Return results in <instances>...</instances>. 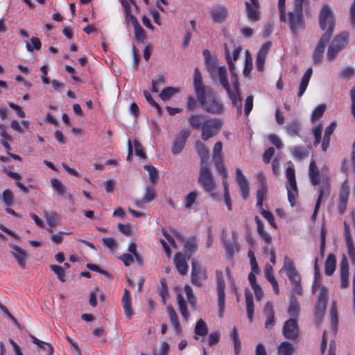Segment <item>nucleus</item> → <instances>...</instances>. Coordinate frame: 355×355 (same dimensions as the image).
<instances>
[{"instance_id":"f257e3e1","label":"nucleus","mask_w":355,"mask_h":355,"mask_svg":"<svg viewBox=\"0 0 355 355\" xmlns=\"http://www.w3.org/2000/svg\"><path fill=\"white\" fill-rule=\"evenodd\" d=\"M193 87L197 99L205 111L213 114H220L224 110L223 103L214 90L203 84L202 74L198 68L195 69Z\"/></svg>"},{"instance_id":"f03ea898","label":"nucleus","mask_w":355,"mask_h":355,"mask_svg":"<svg viewBox=\"0 0 355 355\" xmlns=\"http://www.w3.org/2000/svg\"><path fill=\"white\" fill-rule=\"evenodd\" d=\"M319 25L325 33L320 39L313 54V62L315 64L321 62L325 47L332 37L336 25L334 15L328 5H324L320 10Z\"/></svg>"},{"instance_id":"7ed1b4c3","label":"nucleus","mask_w":355,"mask_h":355,"mask_svg":"<svg viewBox=\"0 0 355 355\" xmlns=\"http://www.w3.org/2000/svg\"><path fill=\"white\" fill-rule=\"evenodd\" d=\"M286 272V275L293 284V292L301 295H302V287L301 285V277L297 270L293 261L286 256L284 259V266L282 268Z\"/></svg>"},{"instance_id":"20e7f679","label":"nucleus","mask_w":355,"mask_h":355,"mask_svg":"<svg viewBox=\"0 0 355 355\" xmlns=\"http://www.w3.org/2000/svg\"><path fill=\"white\" fill-rule=\"evenodd\" d=\"M349 33L343 31L336 35L330 43L327 53L329 60H335L340 53L348 44Z\"/></svg>"},{"instance_id":"39448f33","label":"nucleus","mask_w":355,"mask_h":355,"mask_svg":"<svg viewBox=\"0 0 355 355\" xmlns=\"http://www.w3.org/2000/svg\"><path fill=\"white\" fill-rule=\"evenodd\" d=\"M288 23L292 34L297 37L300 31L306 28L303 10L294 8L288 13Z\"/></svg>"},{"instance_id":"423d86ee","label":"nucleus","mask_w":355,"mask_h":355,"mask_svg":"<svg viewBox=\"0 0 355 355\" xmlns=\"http://www.w3.org/2000/svg\"><path fill=\"white\" fill-rule=\"evenodd\" d=\"M198 184L204 191L209 193L211 196L214 197L213 193L216 188L214 177L208 166H202L200 168L198 178Z\"/></svg>"},{"instance_id":"0eeeda50","label":"nucleus","mask_w":355,"mask_h":355,"mask_svg":"<svg viewBox=\"0 0 355 355\" xmlns=\"http://www.w3.org/2000/svg\"><path fill=\"white\" fill-rule=\"evenodd\" d=\"M223 125V121L218 118H208L201 128V138L207 141L216 135Z\"/></svg>"},{"instance_id":"6e6552de","label":"nucleus","mask_w":355,"mask_h":355,"mask_svg":"<svg viewBox=\"0 0 355 355\" xmlns=\"http://www.w3.org/2000/svg\"><path fill=\"white\" fill-rule=\"evenodd\" d=\"M207 278V269L202 268L199 262L193 259L191 261V283L196 287H201Z\"/></svg>"},{"instance_id":"1a4fd4ad","label":"nucleus","mask_w":355,"mask_h":355,"mask_svg":"<svg viewBox=\"0 0 355 355\" xmlns=\"http://www.w3.org/2000/svg\"><path fill=\"white\" fill-rule=\"evenodd\" d=\"M216 289L218 293V315L220 318L223 317L225 307V283L223 279V272L217 270L216 271Z\"/></svg>"},{"instance_id":"9d476101","label":"nucleus","mask_w":355,"mask_h":355,"mask_svg":"<svg viewBox=\"0 0 355 355\" xmlns=\"http://www.w3.org/2000/svg\"><path fill=\"white\" fill-rule=\"evenodd\" d=\"M331 191V183H330V178L327 176L322 178V185L318 189V197L316 200L315 208L313 213L311 216V218L313 220L315 219L319 208L320 207V204L322 202V197L324 195L329 196Z\"/></svg>"},{"instance_id":"9b49d317","label":"nucleus","mask_w":355,"mask_h":355,"mask_svg":"<svg viewBox=\"0 0 355 355\" xmlns=\"http://www.w3.org/2000/svg\"><path fill=\"white\" fill-rule=\"evenodd\" d=\"M284 336L288 340H295L300 334V329L297 319L290 318L287 320L282 329Z\"/></svg>"},{"instance_id":"f8f14e48","label":"nucleus","mask_w":355,"mask_h":355,"mask_svg":"<svg viewBox=\"0 0 355 355\" xmlns=\"http://www.w3.org/2000/svg\"><path fill=\"white\" fill-rule=\"evenodd\" d=\"M246 15L248 19L256 22L261 19L260 4L259 0H250L245 2Z\"/></svg>"},{"instance_id":"ddd939ff","label":"nucleus","mask_w":355,"mask_h":355,"mask_svg":"<svg viewBox=\"0 0 355 355\" xmlns=\"http://www.w3.org/2000/svg\"><path fill=\"white\" fill-rule=\"evenodd\" d=\"M349 196V184L347 180L343 182L338 196V211L343 214L347 209Z\"/></svg>"},{"instance_id":"4468645a","label":"nucleus","mask_w":355,"mask_h":355,"mask_svg":"<svg viewBox=\"0 0 355 355\" xmlns=\"http://www.w3.org/2000/svg\"><path fill=\"white\" fill-rule=\"evenodd\" d=\"M190 134L191 132L188 130H182L179 132L171 147L172 153L174 155L180 153L183 150Z\"/></svg>"},{"instance_id":"2eb2a0df","label":"nucleus","mask_w":355,"mask_h":355,"mask_svg":"<svg viewBox=\"0 0 355 355\" xmlns=\"http://www.w3.org/2000/svg\"><path fill=\"white\" fill-rule=\"evenodd\" d=\"M257 178L259 182V188L257 191V207L261 209L263 207V202L268 191L267 182L266 177L262 173L258 174Z\"/></svg>"},{"instance_id":"dca6fc26","label":"nucleus","mask_w":355,"mask_h":355,"mask_svg":"<svg viewBox=\"0 0 355 355\" xmlns=\"http://www.w3.org/2000/svg\"><path fill=\"white\" fill-rule=\"evenodd\" d=\"M272 46L271 42H265L257 54L256 58V67L259 71H262L264 69L265 61L267 55L269 53L270 49Z\"/></svg>"},{"instance_id":"f3484780","label":"nucleus","mask_w":355,"mask_h":355,"mask_svg":"<svg viewBox=\"0 0 355 355\" xmlns=\"http://www.w3.org/2000/svg\"><path fill=\"white\" fill-rule=\"evenodd\" d=\"M209 71L213 77H218L220 83L224 89H229L230 84L227 77V70L225 67H217L214 64H213V66H209Z\"/></svg>"},{"instance_id":"a211bd4d","label":"nucleus","mask_w":355,"mask_h":355,"mask_svg":"<svg viewBox=\"0 0 355 355\" xmlns=\"http://www.w3.org/2000/svg\"><path fill=\"white\" fill-rule=\"evenodd\" d=\"M254 220L257 224V233L266 243V245L263 247V250L264 253L267 254L268 252V245L272 243V236L264 230V225L257 216H255Z\"/></svg>"},{"instance_id":"6ab92c4d","label":"nucleus","mask_w":355,"mask_h":355,"mask_svg":"<svg viewBox=\"0 0 355 355\" xmlns=\"http://www.w3.org/2000/svg\"><path fill=\"white\" fill-rule=\"evenodd\" d=\"M236 181L239 186L241 196L246 199L250 193L249 182L239 168L236 169Z\"/></svg>"},{"instance_id":"aec40b11","label":"nucleus","mask_w":355,"mask_h":355,"mask_svg":"<svg viewBox=\"0 0 355 355\" xmlns=\"http://www.w3.org/2000/svg\"><path fill=\"white\" fill-rule=\"evenodd\" d=\"M210 14L215 23H222L227 19L229 12L225 6L217 5L213 7Z\"/></svg>"},{"instance_id":"412c9836","label":"nucleus","mask_w":355,"mask_h":355,"mask_svg":"<svg viewBox=\"0 0 355 355\" xmlns=\"http://www.w3.org/2000/svg\"><path fill=\"white\" fill-rule=\"evenodd\" d=\"M234 107L236 108V113L240 116L242 113V100L239 89H225Z\"/></svg>"},{"instance_id":"4be33fe9","label":"nucleus","mask_w":355,"mask_h":355,"mask_svg":"<svg viewBox=\"0 0 355 355\" xmlns=\"http://www.w3.org/2000/svg\"><path fill=\"white\" fill-rule=\"evenodd\" d=\"M232 240H227L225 236H222L227 255L230 259L234 257L235 252L239 251V245L236 241V233L235 232H232Z\"/></svg>"},{"instance_id":"5701e85b","label":"nucleus","mask_w":355,"mask_h":355,"mask_svg":"<svg viewBox=\"0 0 355 355\" xmlns=\"http://www.w3.org/2000/svg\"><path fill=\"white\" fill-rule=\"evenodd\" d=\"M187 256L181 252H177L174 256V264L178 271L182 275H185L188 272L189 266L187 264Z\"/></svg>"},{"instance_id":"b1692460","label":"nucleus","mask_w":355,"mask_h":355,"mask_svg":"<svg viewBox=\"0 0 355 355\" xmlns=\"http://www.w3.org/2000/svg\"><path fill=\"white\" fill-rule=\"evenodd\" d=\"M122 306L124 310L125 315L128 319H130L134 313L132 309V297L129 290L125 289L121 299Z\"/></svg>"},{"instance_id":"393cba45","label":"nucleus","mask_w":355,"mask_h":355,"mask_svg":"<svg viewBox=\"0 0 355 355\" xmlns=\"http://www.w3.org/2000/svg\"><path fill=\"white\" fill-rule=\"evenodd\" d=\"M10 247L12 250L11 252L17 260L18 265L21 268L24 269L26 268L27 253L24 250L17 245H10Z\"/></svg>"},{"instance_id":"a878e982","label":"nucleus","mask_w":355,"mask_h":355,"mask_svg":"<svg viewBox=\"0 0 355 355\" xmlns=\"http://www.w3.org/2000/svg\"><path fill=\"white\" fill-rule=\"evenodd\" d=\"M309 177L313 186H318L321 182L320 171L313 159H311L309 163Z\"/></svg>"},{"instance_id":"bb28decb","label":"nucleus","mask_w":355,"mask_h":355,"mask_svg":"<svg viewBox=\"0 0 355 355\" xmlns=\"http://www.w3.org/2000/svg\"><path fill=\"white\" fill-rule=\"evenodd\" d=\"M225 56L227 64L229 65L230 71L231 73V82L232 84L233 89H239V81L238 76L235 71V67L234 63L232 62V59L230 58V53L227 48H225Z\"/></svg>"},{"instance_id":"cd10ccee","label":"nucleus","mask_w":355,"mask_h":355,"mask_svg":"<svg viewBox=\"0 0 355 355\" xmlns=\"http://www.w3.org/2000/svg\"><path fill=\"white\" fill-rule=\"evenodd\" d=\"M340 287L346 288L349 286V264L347 259H344L340 266Z\"/></svg>"},{"instance_id":"c85d7f7f","label":"nucleus","mask_w":355,"mask_h":355,"mask_svg":"<svg viewBox=\"0 0 355 355\" xmlns=\"http://www.w3.org/2000/svg\"><path fill=\"white\" fill-rule=\"evenodd\" d=\"M263 313L266 318L265 322V327L266 329L271 328L274 326L275 323V311L273 309L272 303L270 302H268L264 307Z\"/></svg>"},{"instance_id":"c756f323","label":"nucleus","mask_w":355,"mask_h":355,"mask_svg":"<svg viewBox=\"0 0 355 355\" xmlns=\"http://www.w3.org/2000/svg\"><path fill=\"white\" fill-rule=\"evenodd\" d=\"M198 242L196 236H191L187 239L184 245V255L187 256V259H190L191 257L198 250Z\"/></svg>"},{"instance_id":"7c9ffc66","label":"nucleus","mask_w":355,"mask_h":355,"mask_svg":"<svg viewBox=\"0 0 355 355\" xmlns=\"http://www.w3.org/2000/svg\"><path fill=\"white\" fill-rule=\"evenodd\" d=\"M196 148L198 155L201 159V166H208V160L209 158V152L205 144L201 141L196 143Z\"/></svg>"},{"instance_id":"2f4dec72","label":"nucleus","mask_w":355,"mask_h":355,"mask_svg":"<svg viewBox=\"0 0 355 355\" xmlns=\"http://www.w3.org/2000/svg\"><path fill=\"white\" fill-rule=\"evenodd\" d=\"M166 311L170 319V321L173 326V328L177 334H180L182 332V326L179 321V318L178 314L176 313L175 309L171 305H168L166 307Z\"/></svg>"},{"instance_id":"473e14b6","label":"nucleus","mask_w":355,"mask_h":355,"mask_svg":"<svg viewBox=\"0 0 355 355\" xmlns=\"http://www.w3.org/2000/svg\"><path fill=\"white\" fill-rule=\"evenodd\" d=\"M245 298L247 316H248L250 323H252L253 322L254 306V302H253V295L248 289H246L245 291Z\"/></svg>"},{"instance_id":"72a5a7b5","label":"nucleus","mask_w":355,"mask_h":355,"mask_svg":"<svg viewBox=\"0 0 355 355\" xmlns=\"http://www.w3.org/2000/svg\"><path fill=\"white\" fill-rule=\"evenodd\" d=\"M207 119L203 114H192L188 118V122L193 129L201 130Z\"/></svg>"},{"instance_id":"f704fd0d","label":"nucleus","mask_w":355,"mask_h":355,"mask_svg":"<svg viewBox=\"0 0 355 355\" xmlns=\"http://www.w3.org/2000/svg\"><path fill=\"white\" fill-rule=\"evenodd\" d=\"M30 338L32 343L37 345L40 352H46L47 355H53L54 349L50 343L42 341L32 334H30Z\"/></svg>"},{"instance_id":"c9c22d12","label":"nucleus","mask_w":355,"mask_h":355,"mask_svg":"<svg viewBox=\"0 0 355 355\" xmlns=\"http://www.w3.org/2000/svg\"><path fill=\"white\" fill-rule=\"evenodd\" d=\"M345 237L349 257L353 263H355V248L353 239L347 227L345 230Z\"/></svg>"},{"instance_id":"e433bc0d","label":"nucleus","mask_w":355,"mask_h":355,"mask_svg":"<svg viewBox=\"0 0 355 355\" xmlns=\"http://www.w3.org/2000/svg\"><path fill=\"white\" fill-rule=\"evenodd\" d=\"M312 72H313L312 69L310 67L306 71V72L303 75V76L301 79L300 83L299 91L297 93L298 98H301L303 96V94H304V92L308 87L309 80L311 79Z\"/></svg>"},{"instance_id":"4c0bfd02","label":"nucleus","mask_w":355,"mask_h":355,"mask_svg":"<svg viewBox=\"0 0 355 355\" xmlns=\"http://www.w3.org/2000/svg\"><path fill=\"white\" fill-rule=\"evenodd\" d=\"M336 266V259L334 254H329L327 256V258L324 264V273L331 276L334 274Z\"/></svg>"},{"instance_id":"58836bf2","label":"nucleus","mask_w":355,"mask_h":355,"mask_svg":"<svg viewBox=\"0 0 355 355\" xmlns=\"http://www.w3.org/2000/svg\"><path fill=\"white\" fill-rule=\"evenodd\" d=\"M286 130L288 135L291 137L300 136L301 125L299 121L293 120L288 123L286 126Z\"/></svg>"},{"instance_id":"ea45409f","label":"nucleus","mask_w":355,"mask_h":355,"mask_svg":"<svg viewBox=\"0 0 355 355\" xmlns=\"http://www.w3.org/2000/svg\"><path fill=\"white\" fill-rule=\"evenodd\" d=\"M3 171L8 177L16 180L15 184H16L17 187H19L22 191H24V193L28 192V188L24 184H23L22 183L20 182L19 180H21V177L18 173L12 172L6 168H3Z\"/></svg>"},{"instance_id":"a19ab883","label":"nucleus","mask_w":355,"mask_h":355,"mask_svg":"<svg viewBox=\"0 0 355 355\" xmlns=\"http://www.w3.org/2000/svg\"><path fill=\"white\" fill-rule=\"evenodd\" d=\"M177 301L178 304L179 311L185 321H187L189 318V313L187 309V302L181 294L177 296Z\"/></svg>"},{"instance_id":"79ce46f5","label":"nucleus","mask_w":355,"mask_h":355,"mask_svg":"<svg viewBox=\"0 0 355 355\" xmlns=\"http://www.w3.org/2000/svg\"><path fill=\"white\" fill-rule=\"evenodd\" d=\"M121 4L125 10V16L126 19L130 20L133 26L139 24L137 18L131 13L130 3L127 0H121Z\"/></svg>"},{"instance_id":"37998d69","label":"nucleus","mask_w":355,"mask_h":355,"mask_svg":"<svg viewBox=\"0 0 355 355\" xmlns=\"http://www.w3.org/2000/svg\"><path fill=\"white\" fill-rule=\"evenodd\" d=\"M294 348L291 343L284 341L282 342L279 347L277 354L278 355H292Z\"/></svg>"},{"instance_id":"c03bdc74","label":"nucleus","mask_w":355,"mask_h":355,"mask_svg":"<svg viewBox=\"0 0 355 355\" xmlns=\"http://www.w3.org/2000/svg\"><path fill=\"white\" fill-rule=\"evenodd\" d=\"M178 92V88L167 87L162 91V92L159 94V97L162 101H167Z\"/></svg>"},{"instance_id":"a18cd8bd","label":"nucleus","mask_w":355,"mask_h":355,"mask_svg":"<svg viewBox=\"0 0 355 355\" xmlns=\"http://www.w3.org/2000/svg\"><path fill=\"white\" fill-rule=\"evenodd\" d=\"M300 311V304L297 299L292 297L288 306V312L292 317H297Z\"/></svg>"},{"instance_id":"49530a36","label":"nucleus","mask_w":355,"mask_h":355,"mask_svg":"<svg viewBox=\"0 0 355 355\" xmlns=\"http://www.w3.org/2000/svg\"><path fill=\"white\" fill-rule=\"evenodd\" d=\"M208 333V328L205 322L202 319H200L197 321L195 327V334L196 335L204 336Z\"/></svg>"},{"instance_id":"de8ad7c7","label":"nucleus","mask_w":355,"mask_h":355,"mask_svg":"<svg viewBox=\"0 0 355 355\" xmlns=\"http://www.w3.org/2000/svg\"><path fill=\"white\" fill-rule=\"evenodd\" d=\"M144 168L148 172L150 182L155 184L158 182L159 175L155 167L152 165H145Z\"/></svg>"},{"instance_id":"09e8293b","label":"nucleus","mask_w":355,"mask_h":355,"mask_svg":"<svg viewBox=\"0 0 355 355\" xmlns=\"http://www.w3.org/2000/svg\"><path fill=\"white\" fill-rule=\"evenodd\" d=\"M44 218L49 227L53 228L58 225V220L55 213L53 211H45L44 212Z\"/></svg>"},{"instance_id":"8fccbe9b","label":"nucleus","mask_w":355,"mask_h":355,"mask_svg":"<svg viewBox=\"0 0 355 355\" xmlns=\"http://www.w3.org/2000/svg\"><path fill=\"white\" fill-rule=\"evenodd\" d=\"M184 291L187 295V298L191 306L196 309V298L193 292L192 288L189 285H186L184 288Z\"/></svg>"},{"instance_id":"3c124183","label":"nucleus","mask_w":355,"mask_h":355,"mask_svg":"<svg viewBox=\"0 0 355 355\" xmlns=\"http://www.w3.org/2000/svg\"><path fill=\"white\" fill-rule=\"evenodd\" d=\"M156 196V192L153 186H148L146 188V193L142 198V202L148 203L151 202Z\"/></svg>"},{"instance_id":"603ef678","label":"nucleus","mask_w":355,"mask_h":355,"mask_svg":"<svg viewBox=\"0 0 355 355\" xmlns=\"http://www.w3.org/2000/svg\"><path fill=\"white\" fill-rule=\"evenodd\" d=\"M259 209H260V213L262 215V216L268 221L270 225L273 228L277 229V225L275 220V218H274V216L272 215V214L269 211L265 210L263 207Z\"/></svg>"},{"instance_id":"864d4df0","label":"nucleus","mask_w":355,"mask_h":355,"mask_svg":"<svg viewBox=\"0 0 355 355\" xmlns=\"http://www.w3.org/2000/svg\"><path fill=\"white\" fill-rule=\"evenodd\" d=\"M42 43L38 37H33L31 38V43L26 44V49L28 51L33 52L34 50H40Z\"/></svg>"},{"instance_id":"5fc2aeb1","label":"nucleus","mask_w":355,"mask_h":355,"mask_svg":"<svg viewBox=\"0 0 355 355\" xmlns=\"http://www.w3.org/2000/svg\"><path fill=\"white\" fill-rule=\"evenodd\" d=\"M326 110V105L324 104H320L317 106L312 112L311 119L313 121L318 120L321 118Z\"/></svg>"},{"instance_id":"6e6d98bb","label":"nucleus","mask_w":355,"mask_h":355,"mask_svg":"<svg viewBox=\"0 0 355 355\" xmlns=\"http://www.w3.org/2000/svg\"><path fill=\"white\" fill-rule=\"evenodd\" d=\"M216 165V167L217 168V171L219 173H220L223 175V182H226V179L227 177V171L224 165L223 159H218L216 161H214Z\"/></svg>"},{"instance_id":"4d7b16f0","label":"nucleus","mask_w":355,"mask_h":355,"mask_svg":"<svg viewBox=\"0 0 355 355\" xmlns=\"http://www.w3.org/2000/svg\"><path fill=\"white\" fill-rule=\"evenodd\" d=\"M2 199L6 206H10L14 201V194L10 189H5L2 193Z\"/></svg>"},{"instance_id":"13d9d810","label":"nucleus","mask_w":355,"mask_h":355,"mask_svg":"<svg viewBox=\"0 0 355 355\" xmlns=\"http://www.w3.org/2000/svg\"><path fill=\"white\" fill-rule=\"evenodd\" d=\"M222 150H223V144L221 141H217L213 150V160L216 161L218 159H222Z\"/></svg>"},{"instance_id":"bf43d9fd","label":"nucleus","mask_w":355,"mask_h":355,"mask_svg":"<svg viewBox=\"0 0 355 355\" xmlns=\"http://www.w3.org/2000/svg\"><path fill=\"white\" fill-rule=\"evenodd\" d=\"M144 95L147 102L157 110L158 115L160 116L162 113V111L159 105L153 100L150 94L148 91H144Z\"/></svg>"},{"instance_id":"052dcab7","label":"nucleus","mask_w":355,"mask_h":355,"mask_svg":"<svg viewBox=\"0 0 355 355\" xmlns=\"http://www.w3.org/2000/svg\"><path fill=\"white\" fill-rule=\"evenodd\" d=\"M52 187L56 190L60 195H64L65 187L63 185L62 182L57 178H52L51 180Z\"/></svg>"},{"instance_id":"680f3d73","label":"nucleus","mask_w":355,"mask_h":355,"mask_svg":"<svg viewBox=\"0 0 355 355\" xmlns=\"http://www.w3.org/2000/svg\"><path fill=\"white\" fill-rule=\"evenodd\" d=\"M292 154L297 159H303L307 153L303 146H296L292 150Z\"/></svg>"},{"instance_id":"e2e57ef3","label":"nucleus","mask_w":355,"mask_h":355,"mask_svg":"<svg viewBox=\"0 0 355 355\" xmlns=\"http://www.w3.org/2000/svg\"><path fill=\"white\" fill-rule=\"evenodd\" d=\"M165 82V78L163 75H158L156 79L152 81V92L157 93L159 92V86L163 85Z\"/></svg>"},{"instance_id":"0e129e2a","label":"nucleus","mask_w":355,"mask_h":355,"mask_svg":"<svg viewBox=\"0 0 355 355\" xmlns=\"http://www.w3.org/2000/svg\"><path fill=\"white\" fill-rule=\"evenodd\" d=\"M51 269L54 272V273L57 275L58 278L62 282H65V274L64 269L62 267L57 265H51Z\"/></svg>"},{"instance_id":"69168bd1","label":"nucleus","mask_w":355,"mask_h":355,"mask_svg":"<svg viewBox=\"0 0 355 355\" xmlns=\"http://www.w3.org/2000/svg\"><path fill=\"white\" fill-rule=\"evenodd\" d=\"M197 198V192L191 191L185 197V208L189 209L196 202Z\"/></svg>"},{"instance_id":"338daca9","label":"nucleus","mask_w":355,"mask_h":355,"mask_svg":"<svg viewBox=\"0 0 355 355\" xmlns=\"http://www.w3.org/2000/svg\"><path fill=\"white\" fill-rule=\"evenodd\" d=\"M322 125L321 124L315 127L313 130L314 135L313 145L318 146L321 141Z\"/></svg>"},{"instance_id":"774afa93","label":"nucleus","mask_w":355,"mask_h":355,"mask_svg":"<svg viewBox=\"0 0 355 355\" xmlns=\"http://www.w3.org/2000/svg\"><path fill=\"white\" fill-rule=\"evenodd\" d=\"M169 352V345L166 341H163L160 345L159 351H154L153 355H168Z\"/></svg>"}]
</instances>
